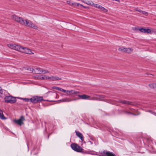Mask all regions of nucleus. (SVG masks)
<instances>
[{
	"mask_svg": "<svg viewBox=\"0 0 156 156\" xmlns=\"http://www.w3.org/2000/svg\"><path fill=\"white\" fill-rule=\"evenodd\" d=\"M82 1L88 5H90L92 6L94 5V3L92 1H87L86 2H85L83 0H82Z\"/></svg>",
	"mask_w": 156,
	"mask_h": 156,
	"instance_id": "aec40b11",
	"label": "nucleus"
},
{
	"mask_svg": "<svg viewBox=\"0 0 156 156\" xmlns=\"http://www.w3.org/2000/svg\"><path fill=\"white\" fill-rule=\"evenodd\" d=\"M100 9L102 11H103L105 12H106L108 11V10L106 9H105L102 6H101Z\"/></svg>",
	"mask_w": 156,
	"mask_h": 156,
	"instance_id": "a878e982",
	"label": "nucleus"
},
{
	"mask_svg": "<svg viewBox=\"0 0 156 156\" xmlns=\"http://www.w3.org/2000/svg\"><path fill=\"white\" fill-rule=\"evenodd\" d=\"M35 70L36 71H35L34 72L36 74H40L42 73V69L40 68H36L35 69Z\"/></svg>",
	"mask_w": 156,
	"mask_h": 156,
	"instance_id": "a211bd4d",
	"label": "nucleus"
},
{
	"mask_svg": "<svg viewBox=\"0 0 156 156\" xmlns=\"http://www.w3.org/2000/svg\"><path fill=\"white\" fill-rule=\"evenodd\" d=\"M139 30L141 32L149 34L151 32V30L148 28L146 29L143 28H140L139 29Z\"/></svg>",
	"mask_w": 156,
	"mask_h": 156,
	"instance_id": "9d476101",
	"label": "nucleus"
},
{
	"mask_svg": "<svg viewBox=\"0 0 156 156\" xmlns=\"http://www.w3.org/2000/svg\"><path fill=\"white\" fill-rule=\"evenodd\" d=\"M3 90L2 89L0 90V97L3 98L5 96V95L3 94Z\"/></svg>",
	"mask_w": 156,
	"mask_h": 156,
	"instance_id": "b1692460",
	"label": "nucleus"
},
{
	"mask_svg": "<svg viewBox=\"0 0 156 156\" xmlns=\"http://www.w3.org/2000/svg\"><path fill=\"white\" fill-rule=\"evenodd\" d=\"M52 89H55L56 90H58L59 91V89H60V88L57 87L56 86H54L52 87Z\"/></svg>",
	"mask_w": 156,
	"mask_h": 156,
	"instance_id": "7c9ffc66",
	"label": "nucleus"
},
{
	"mask_svg": "<svg viewBox=\"0 0 156 156\" xmlns=\"http://www.w3.org/2000/svg\"><path fill=\"white\" fill-rule=\"evenodd\" d=\"M101 126L102 127H103V125H101Z\"/></svg>",
	"mask_w": 156,
	"mask_h": 156,
	"instance_id": "37998d69",
	"label": "nucleus"
},
{
	"mask_svg": "<svg viewBox=\"0 0 156 156\" xmlns=\"http://www.w3.org/2000/svg\"><path fill=\"white\" fill-rule=\"evenodd\" d=\"M148 86L151 88H156L155 83H150L149 84Z\"/></svg>",
	"mask_w": 156,
	"mask_h": 156,
	"instance_id": "6ab92c4d",
	"label": "nucleus"
},
{
	"mask_svg": "<svg viewBox=\"0 0 156 156\" xmlns=\"http://www.w3.org/2000/svg\"><path fill=\"white\" fill-rule=\"evenodd\" d=\"M80 6L81 7H83V8H87L86 7L84 6L82 4H80Z\"/></svg>",
	"mask_w": 156,
	"mask_h": 156,
	"instance_id": "c9c22d12",
	"label": "nucleus"
},
{
	"mask_svg": "<svg viewBox=\"0 0 156 156\" xmlns=\"http://www.w3.org/2000/svg\"><path fill=\"white\" fill-rule=\"evenodd\" d=\"M5 102L10 103H14L16 102V100L15 97L11 96H8L4 98Z\"/></svg>",
	"mask_w": 156,
	"mask_h": 156,
	"instance_id": "7ed1b4c3",
	"label": "nucleus"
},
{
	"mask_svg": "<svg viewBox=\"0 0 156 156\" xmlns=\"http://www.w3.org/2000/svg\"><path fill=\"white\" fill-rule=\"evenodd\" d=\"M149 112H152V111L151 110H150V111H149Z\"/></svg>",
	"mask_w": 156,
	"mask_h": 156,
	"instance_id": "a19ab883",
	"label": "nucleus"
},
{
	"mask_svg": "<svg viewBox=\"0 0 156 156\" xmlns=\"http://www.w3.org/2000/svg\"><path fill=\"white\" fill-rule=\"evenodd\" d=\"M154 114L156 116V113H154Z\"/></svg>",
	"mask_w": 156,
	"mask_h": 156,
	"instance_id": "ea45409f",
	"label": "nucleus"
},
{
	"mask_svg": "<svg viewBox=\"0 0 156 156\" xmlns=\"http://www.w3.org/2000/svg\"><path fill=\"white\" fill-rule=\"evenodd\" d=\"M94 5V6L96 7V8H98L99 9H100L101 6V5H99V4H94V5Z\"/></svg>",
	"mask_w": 156,
	"mask_h": 156,
	"instance_id": "c756f323",
	"label": "nucleus"
},
{
	"mask_svg": "<svg viewBox=\"0 0 156 156\" xmlns=\"http://www.w3.org/2000/svg\"><path fill=\"white\" fill-rule=\"evenodd\" d=\"M136 10L138 11V12H140V13H141V12L142 11V10H140V9Z\"/></svg>",
	"mask_w": 156,
	"mask_h": 156,
	"instance_id": "e433bc0d",
	"label": "nucleus"
},
{
	"mask_svg": "<svg viewBox=\"0 0 156 156\" xmlns=\"http://www.w3.org/2000/svg\"><path fill=\"white\" fill-rule=\"evenodd\" d=\"M141 13L144 14L146 16H148V13L147 12L144 11H141Z\"/></svg>",
	"mask_w": 156,
	"mask_h": 156,
	"instance_id": "2f4dec72",
	"label": "nucleus"
},
{
	"mask_svg": "<svg viewBox=\"0 0 156 156\" xmlns=\"http://www.w3.org/2000/svg\"><path fill=\"white\" fill-rule=\"evenodd\" d=\"M50 80L51 81H57L58 80H60L62 79L61 78L58 77L57 76H51L50 77Z\"/></svg>",
	"mask_w": 156,
	"mask_h": 156,
	"instance_id": "ddd939ff",
	"label": "nucleus"
},
{
	"mask_svg": "<svg viewBox=\"0 0 156 156\" xmlns=\"http://www.w3.org/2000/svg\"><path fill=\"white\" fill-rule=\"evenodd\" d=\"M74 100V99H73V100L70 99L69 100V98H64V99H62V101L64 102H69V101H72Z\"/></svg>",
	"mask_w": 156,
	"mask_h": 156,
	"instance_id": "bb28decb",
	"label": "nucleus"
},
{
	"mask_svg": "<svg viewBox=\"0 0 156 156\" xmlns=\"http://www.w3.org/2000/svg\"><path fill=\"white\" fill-rule=\"evenodd\" d=\"M8 46L11 49H13L16 51H19L20 46L18 45H16L15 44H8Z\"/></svg>",
	"mask_w": 156,
	"mask_h": 156,
	"instance_id": "1a4fd4ad",
	"label": "nucleus"
},
{
	"mask_svg": "<svg viewBox=\"0 0 156 156\" xmlns=\"http://www.w3.org/2000/svg\"><path fill=\"white\" fill-rule=\"evenodd\" d=\"M20 98L22 99L25 102H27L30 101L31 102V98L30 99H29V98Z\"/></svg>",
	"mask_w": 156,
	"mask_h": 156,
	"instance_id": "cd10ccee",
	"label": "nucleus"
},
{
	"mask_svg": "<svg viewBox=\"0 0 156 156\" xmlns=\"http://www.w3.org/2000/svg\"><path fill=\"white\" fill-rule=\"evenodd\" d=\"M78 96L81 99L84 100L87 99L90 97V96L84 94L83 95H78Z\"/></svg>",
	"mask_w": 156,
	"mask_h": 156,
	"instance_id": "f8f14e48",
	"label": "nucleus"
},
{
	"mask_svg": "<svg viewBox=\"0 0 156 156\" xmlns=\"http://www.w3.org/2000/svg\"><path fill=\"white\" fill-rule=\"evenodd\" d=\"M31 102L36 104L37 103H40L42 101H44L42 97L38 96H34L31 98Z\"/></svg>",
	"mask_w": 156,
	"mask_h": 156,
	"instance_id": "f03ea898",
	"label": "nucleus"
},
{
	"mask_svg": "<svg viewBox=\"0 0 156 156\" xmlns=\"http://www.w3.org/2000/svg\"><path fill=\"white\" fill-rule=\"evenodd\" d=\"M19 51L27 54H34V53L32 52L31 49L25 47H22L20 46V48Z\"/></svg>",
	"mask_w": 156,
	"mask_h": 156,
	"instance_id": "20e7f679",
	"label": "nucleus"
},
{
	"mask_svg": "<svg viewBox=\"0 0 156 156\" xmlns=\"http://www.w3.org/2000/svg\"><path fill=\"white\" fill-rule=\"evenodd\" d=\"M19 119L21 120L22 122H23V121H24L25 120L24 117L23 116H21Z\"/></svg>",
	"mask_w": 156,
	"mask_h": 156,
	"instance_id": "f704fd0d",
	"label": "nucleus"
},
{
	"mask_svg": "<svg viewBox=\"0 0 156 156\" xmlns=\"http://www.w3.org/2000/svg\"><path fill=\"white\" fill-rule=\"evenodd\" d=\"M42 77V75H37L35 77L36 78L37 80H41V77Z\"/></svg>",
	"mask_w": 156,
	"mask_h": 156,
	"instance_id": "473e14b6",
	"label": "nucleus"
},
{
	"mask_svg": "<svg viewBox=\"0 0 156 156\" xmlns=\"http://www.w3.org/2000/svg\"><path fill=\"white\" fill-rule=\"evenodd\" d=\"M100 156H116L115 154L112 152L106 150H104L103 151L99 152Z\"/></svg>",
	"mask_w": 156,
	"mask_h": 156,
	"instance_id": "423d86ee",
	"label": "nucleus"
},
{
	"mask_svg": "<svg viewBox=\"0 0 156 156\" xmlns=\"http://www.w3.org/2000/svg\"><path fill=\"white\" fill-rule=\"evenodd\" d=\"M76 134V136H77L82 141H83V136L82 134L80 132H78L76 130L75 131Z\"/></svg>",
	"mask_w": 156,
	"mask_h": 156,
	"instance_id": "4468645a",
	"label": "nucleus"
},
{
	"mask_svg": "<svg viewBox=\"0 0 156 156\" xmlns=\"http://www.w3.org/2000/svg\"><path fill=\"white\" fill-rule=\"evenodd\" d=\"M60 89V90H59L60 91H62L63 92H65L66 93V90H65L64 89H62L61 88H60V89Z\"/></svg>",
	"mask_w": 156,
	"mask_h": 156,
	"instance_id": "72a5a7b5",
	"label": "nucleus"
},
{
	"mask_svg": "<svg viewBox=\"0 0 156 156\" xmlns=\"http://www.w3.org/2000/svg\"><path fill=\"white\" fill-rule=\"evenodd\" d=\"M134 110L132 108H129V110H123L122 111V112L126 115L132 114L133 115H135L136 114L133 113V112Z\"/></svg>",
	"mask_w": 156,
	"mask_h": 156,
	"instance_id": "6e6552de",
	"label": "nucleus"
},
{
	"mask_svg": "<svg viewBox=\"0 0 156 156\" xmlns=\"http://www.w3.org/2000/svg\"><path fill=\"white\" fill-rule=\"evenodd\" d=\"M120 102L124 104H128V105H132L131 104V102H129V101H125V100H124V101H120Z\"/></svg>",
	"mask_w": 156,
	"mask_h": 156,
	"instance_id": "412c9836",
	"label": "nucleus"
},
{
	"mask_svg": "<svg viewBox=\"0 0 156 156\" xmlns=\"http://www.w3.org/2000/svg\"><path fill=\"white\" fill-rule=\"evenodd\" d=\"M91 151H84L83 150L81 152H82L83 154H92L91 153Z\"/></svg>",
	"mask_w": 156,
	"mask_h": 156,
	"instance_id": "4be33fe9",
	"label": "nucleus"
},
{
	"mask_svg": "<svg viewBox=\"0 0 156 156\" xmlns=\"http://www.w3.org/2000/svg\"><path fill=\"white\" fill-rule=\"evenodd\" d=\"M13 121L16 123L20 126H21L22 124L23 123V122H22L21 120L19 119L18 120H16L15 119L13 120Z\"/></svg>",
	"mask_w": 156,
	"mask_h": 156,
	"instance_id": "2eb2a0df",
	"label": "nucleus"
},
{
	"mask_svg": "<svg viewBox=\"0 0 156 156\" xmlns=\"http://www.w3.org/2000/svg\"><path fill=\"white\" fill-rule=\"evenodd\" d=\"M97 98L99 99V100H102L103 99L105 98V96L104 95H97Z\"/></svg>",
	"mask_w": 156,
	"mask_h": 156,
	"instance_id": "5701e85b",
	"label": "nucleus"
},
{
	"mask_svg": "<svg viewBox=\"0 0 156 156\" xmlns=\"http://www.w3.org/2000/svg\"><path fill=\"white\" fill-rule=\"evenodd\" d=\"M79 92L74 90H66V93L68 94H75L76 95L79 94Z\"/></svg>",
	"mask_w": 156,
	"mask_h": 156,
	"instance_id": "9b49d317",
	"label": "nucleus"
},
{
	"mask_svg": "<svg viewBox=\"0 0 156 156\" xmlns=\"http://www.w3.org/2000/svg\"><path fill=\"white\" fill-rule=\"evenodd\" d=\"M72 148L74 151L77 152H81L83 150V148L76 144L73 143L71 145Z\"/></svg>",
	"mask_w": 156,
	"mask_h": 156,
	"instance_id": "39448f33",
	"label": "nucleus"
},
{
	"mask_svg": "<svg viewBox=\"0 0 156 156\" xmlns=\"http://www.w3.org/2000/svg\"><path fill=\"white\" fill-rule=\"evenodd\" d=\"M41 80H47V79H49L50 77H49L48 76H46V75H44V76H43L42 75V77H41Z\"/></svg>",
	"mask_w": 156,
	"mask_h": 156,
	"instance_id": "393cba45",
	"label": "nucleus"
},
{
	"mask_svg": "<svg viewBox=\"0 0 156 156\" xmlns=\"http://www.w3.org/2000/svg\"><path fill=\"white\" fill-rule=\"evenodd\" d=\"M32 73H34V71H33V70H32Z\"/></svg>",
	"mask_w": 156,
	"mask_h": 156,
	"instance_id": "79ce46f5",
	"label": "nucleus"
},
{
	"mask_svg": "<svg viewBox=\"0 0 156 156\" xmlns=\"http://www.w3.org/2000/svg\"><path fill=\"white\" fill-rule=\"evenodd\" d=\"M0 119L2 120H5L7 118L3 115V111L0 109Z\"/></svg>",
	"mask_w": 156,
	"mask_h": 156,
	"instance_id": "dca6fc26",
	"label": "nucleus"
},
{
	"mask_svg": "<svg viewBox=\"0 0 156 156\" xmlns=\"http://www.w3.org/2000/svg\"><path fill=\"white\" fill-rule=\"evenodd\" d=\"M77 6H80V4L79 3H76Z\"/></svg>",
	"mask_w": 156,
	"mask_h": 156,
	"instance_id": "4c0bfd02",
	"label": "nucleus"
},
{
	"mask_svg": "<svg viewBox=\"0 0 156 156\" xmlns=\"http://www.w3.org/2000/svg\"><path fill=\"white\" fill-rule=\"evenodd\" d=\"M42 73H43L44 74H45L46 73H49V71L47 70L46 69H42L41 71Z\"/></svg>",
	"mask_w": 156,
	"mask_h": 156,
	"instance_id": "c85d7f7f",
	"label": "nucleus"
},
{
	"mask_svg": "<svg viewBox=\"0 0 156 156\" xmlns=\"http://www.w3.org/2000/svg\"><path fill=\"white\" fill-rule=\"evenodd\" d=\"M119 50L120 51H122L124 52L127 53H130L133 51V49L132 48H125L123 47L120 48H119Z\"/></svg>",
	"mask_w": 156,
	"mask_h": 156,
	"instance_id": "0eeeda50",
	"label": "nucleus"
},
{
	"mask_svg": "<svg viewBox=\"0 0 156 156\" xmlns=\"http://www.w3.org/2000/svg\"><path fill=\"white\" fill-rule=\"evenodd\" d=\"M48 127L47 128H46V125L45 126V131H47V129H48L49 130H51L53 129V126L52 125H51V124L49 123L48 124Z\"/></svg>",
	"mask_w": 156,
	"mask_h": 156,
	"instance_id": "f3484780",
	"label": "nucleus"
},
{
	"mask_svg": "<svg viewBox=\"0 0 156 156\" xmlns=\"http://www.w3.org/2000/svg\"><path fill=\"white\" fill-rule=\"evenodd\" d=\"M115 1L118 2H119L120 1L119 0H114Z\"/></svg>",
	"mask_w": 156,
	"mask_h": 156,
	"instance_id": "58836bf2",
	"label": "nucleus"
},
{
	"mask_svg": "<svg viewBox=\"0 0 156 156\" xmlns=\"http://www.w3.org/2000/svg\"><path fill=\"white\" fill-rule=\"evenodd\" d=\"M12 18L13 20L21 24L27 26L35 29H37L38 27L30 20H24L23 18L19 17L16 15H13Z\"/></svg>",
	"mask_w": 156,
	"mask_h": 156,
	"instance_id": "f257e3e1",
	"label": "nucleus"
}]
</instances>
